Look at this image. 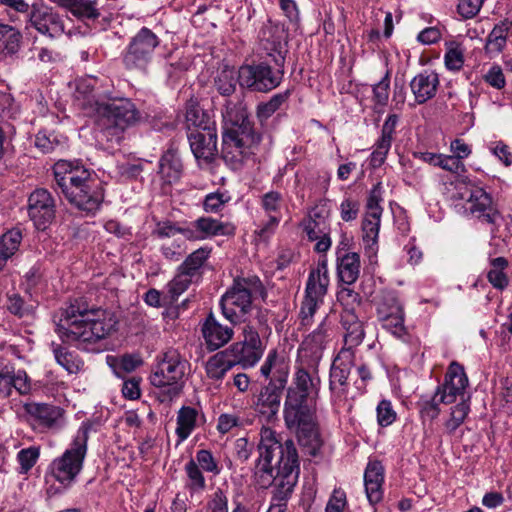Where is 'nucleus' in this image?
Listing matches in <instances>:
<instances>
[{
  "instance_id": "nucleus-1",
  "label": "nucleus",
  "mask_w": 512,
  "mask_h": 512,
  "mask_svg": "<svg viewBox=\"0 0 512 512\" xmlns=\"http://www.w3.org/2000/svg\"><path fill=\"white\" fill-rule=\"evenodd\" d=\"M254 482L261 489H272V504L268 512H287L286 501L291 497L300 473L299 456L292 439H283L269 427H262L257 446Z\"/></svg>"
},
{
  "instance_id": "nucleus-2",
  "label": "nucleus",
  "mask_w": 512,
  "mask_h": 512,
  "mask_svg": "<svg viewBox=\"0 0 512 512\" xmlns=\"http://www.w3.org/2000/svg\"><path fill=\"white\" fill-rule=\"evenodd\" d=\"M115 315L102 308L89 309L75 301L63 309L56 323V333L64 343L88 352L101 350V342L116 328Z\"/></svg>"
},
{
  "instance_id": "nucleus-3",
  "label": "nucleus",
  "mask_w": 512,
  "mask_h": 512,
  "mask_svg": "<svg viewBox=\"0 0 512 512\" xmlns=\"http://www.w3.org/2000/svg\"><path fill=\"white\" fill-rule=\"evenodd\" d=\"M57 187L75 209L95 215L104 201V190L80 161L59 160L53 165Z\"/></svg>"
},
{
  "instance_id": "nucleus-4",
  "label": "nucleus",
  "mask_w": 512,
  "mask_h": 512,
  "mask_svg": "<svg viewBox=\"0 0 512 512\" xmlns=\"http://www.w3.org/2000/svg\"><path fill=\"white\" fill-rule=\"evenodd\" d=\"M222 157L231 164H240L257 147L261 135L255 131L245 105L227 100L222 110Z\"/></svg>"
},
{
  "instance_id": "nucleus-5",
  "label": "nucleus",
  "mask_w": 512,
  "mask_h": 512,
  "mask_svg": "<svg viewBox=\"0 0 512 512\" xmlns=\"http://www.w3.org/2000/svg\"><path fill=\"white\" fill-rule=\"evenodd\" d=\"M104 101H97L95 121L102 138L111 144H119L125 131L141 120V113L128 98L104 95Z\"/></svg>"
},
{
  "instance_id": "nucleus-6",
  "label": "nucleus",
  "mask_w": 512,
  "mask_h": 512,
  "mask_svg": "<svg viewBox=\"0 0 512 512\" xmlns=\"http://www.w3.org/2000/svg\"><path fill=\"white\" fill-rule=\"evenodd\" d=\"M189 370L188 361L175 349L165 351L150 375V383L160 389L157 397L170 402L182 391Z\"/></svg>"
},
{
  "instance_id": "nucleus-7",
  "label": "nucleus",
  "mask_w": 512,
  "mask_h": 512,
  "mask_svg": "<svg viewBox=\"0 0 512 512\" xmlns=\"http://www.w3.org/2000/svg\"><path fill=\"white\" fill-rule=\"evenodd\" d=\"M89 427L82 424L66 450L53 459L47 474L63 488H70L80 475L87 455Z\"/></svg>"
},
{
  "instance_id": "nucleus-8",
  "label": "nucleus",
  "mask_w": 512,
  "mask_h": 512,
  "mask_svg": "<svg viewBox=\"0 0 512 512\" xmlns=\"http://www.w3.org/2000/svg\"><path fill=\"white\" fill-rule=\"evenodd\" d=\"M263 289L257 276L238 277L232 286L222 295L220 307L223 316L232 324L244 321V317L252 309L254 295Z\"/></svg>"
},
{
  "instance_id": "nucleus-9",
  "label": "nucleus",
  "mask_w": 512,
  "mask_h": 512,
  "mask_svg": "<svg viewBox=\"0 0 512 512\" xmlns=\"http://www.w3.org/2000/svg\"><path fill=\"white\" fill-rule=\"evenodd\" d=\"M383 187L376 183L369 192L365 205V213L362 220V240L366 249L375 252L378 247V236L383 213Z\"/></svg>"
},
{
  "instance_id": "nucleus-10",
  "label": "nucleus",
  "mask_w": 512,
  "mask_h": 512,
  "mask_svg": "<svg viewBox=\"0 0 512 512\" xmlns=\"http://www.w3.org/2000/svg\"><path fill=\"white\" fill-rule=\"evenodd\" d=\"M283 68L273 69L265 62L241 66L238 82L252 91L268 92L278 87L283 78Z\"/></svg>"
},
{
  "instance_id": "nucleus-11",
  "label": "nucleus",
  "mask_w": 512,
  "mask_h": 512,
  "mask_svg": "<svg viewBox=\"0 0 512 512\" xmlns=\"http://www.w3.org/2000/svg\"><path fill=\"white\" fill-rule=\"evenodd\" d=\"M160 39L149 28L142 27L131 39L124 55V63L129 69H142L151 61Z\"/></svg>"
},
{
  "instance_id": "nucleus-12",
  "label": "nucleus",
  "mask_w": 512,
  "mask_h": 512,
  "mask_svg": "<svg viewBox=\"0 0 512 512\" xmlns=\"http://www.w3.org/2000/svg\"><path fill=\"white\" fill-rule=\"evenodd\" d=\"M318 365L298 358L292 383L287 388L286 395L313 399L312 395L317 394L321 383Z\"/></svg>"
},
{
  "instance_id": "nucleus-13",
  "label": "nucleus",
  "mask_w": 512,
  "mask_h": 512,
  "mask_svg": "<svg viewBox=\"0 0 512 512\" xmlns=\"http://www.w3.org/2000/svg\"><path fill=\"white\" fill-rule=\"evenodd\" d=\"M27 211L34 226L43 231L55 219V199L47 189L37 188L28 197Z\"/></svg>"
},
{
  "instance_id": "nucleus-14",
  "label": "nucleus",
  "mask_w": 512,
  "mask_h": 512,
  "mask_svg": "<svg viewBox=\"0 0 512 512\" xmlns=\"http://www.w3.org/2000/svg\"><path fill=\"white\" fill-rule=\"evenodd\" d=\"M468 386V377L464 367L458 362L450 363L444 377V382L438 385L435 394L439 397V402L448 405L455 403L458 398H465V389Z\"/></svg>"
},
{
  "instance_id": "nucleus-15",
  "label": "nucleus",
  "mask_w": 512,
  "mask_h": 512,
  "mask_svg": "<svg viewBox=\"0 0 512 512\" xmlns=\"http://www.w3.org/2000/svg\"><path fill=\"white\" fill-rule=\"evenodd\" d=\"M355 364V351L341 349L330 369V390L333 398L342 400L348 392V377Z\"/></svg>"
},
{
  "instance_id": "nucleus-16",
  "label": "nucleus",
  "mask_w": 512,
  "mask_h": 512,
  "mask_svg": "<svg viewBox=\"0 0 512 512\" xmlns=\"http://www.w3.org/2000/svg\"><path fill=\"white\" fill-rule=\"evenodd\" d=\"M284 422L289 430L308 425L315 420L313 399L286 395L283 407Z\"/></svg>"
},
{
  "instance_id": "nucleus-17",
  "label": "nucleus",
  "mask_w": 512,
  "mask_h": 512,
  "mask_svg": "<svg viewBox=\"0 0 512 512\" xmlns=\"http://www.w3.org/2000/svg\"><path fill=\"white\" fill-rule=\"evenodd\" d=\"M283 205V195L278 191H269L260 198V206L268 216V220L259 224L255 230L257 236L262 240H267L276 231L281 219V208Z\"/></svg>"
},
{
  "instance_id": "nucleus-18",
  "label": "nucleus",
  "mask_w": 512,
  "mask_h": 512,
  "mask_svg": "<svg viewBox=\"0 0 512 512\" xmlns=\"http://www.w3.org/2000/svg\"><path fill=\"white\" fill-rule=\"evenodd\" d=\"M468 203V210L483 223L490 225L491 233L498 231L502 216L493 207L492 199L488 193L481 188L472 190L469 194Z\"/></svg>"
},
{
  "instance_id": "nucleus-19",
  "label": "nucleus",
  "mask_w": 512,
  "mask_h": 512,
  "mask_svg": "<svg viewBox=\"0 0 512 512\" xmlns=\"http://www.w3.org/2000/svg\"><path fill=\"white\" fill-rule=\"evenodd\" d=\"M329 330L330 327L325 318L318 327L304 339L298 350V358L319 364L328 342Z\"/></svg>"
},
{
  "instance_id": "nucleus-20",
  "label": "nucleus",
  "mask_w": 512,
  "mask_h": 512,
  "mask_svg": "<svg viewBox=\"0 0 512 512\" xmlns=\"http://www.w3.org/2000/svg\"><path fill=\"white\" fill-rule=\"evenodd\" d=\"M30 22L38 32L51 38L64 32V25L60 16L47 6L32 5Z\"/></svg>"
},
{
  "instance_id": "nucleus-21",
  "label": "nucleus",
  "mask_w": 512,
  "mask_h": 512,
  "mask_svg": "<svg viewBox=\"0 0 512 512\" xmlns=\"http://www.w3.org/2000/svg\"><path fill=\"white\" fill-rule=\"evenodd\" d=\"M282 393L273 386H263L252 403L256 415L263 421L272 422L280 410Z\"/></svg>"
},
{
  "instance_id": "nucleus-22",
  "label": "nucleus",
  "mask_w": 512,
  "mask_h": 512,
  "mask_svg": "<svg viewBox=\"0 0 512 512\" xmlns=\"http://www.w3.org/2000/svg\"><path fill=\"white\" fill-rule=\"evenodd\" d=\"M217 129L212 127L205 132L188 133V141L191 151L197 160H203L210 163L216 156L217 149Z\"/></svg>"
},
{
  "instance_id": "nucleus-23",
  "label": "nucleus",
  "mask_w": 512,
  "mask_h": 512,
  "mask_svg": "<svg viewBox=\"0 0 512 512\" xmlns=\"http://www.w3.org/2000/svg\"><path fill=\"white\" fill-rule=\"evenodd\" d=\"M201 331L209 351L223 347L234 335L232 327L221 324L212 313L203 322Z\"/></svg>"
},
{
  "instance_id": "nucleus-24",
  "label": "nucleus",
  "mask_w": 512,
  "mask_h": 512,
  "mask_svg": "<svg viewBox=\"0 0 512 512\" xmlns=\"http://www.w3.org/2000/svg\"><path fill=\"white\" fill-rule=\"evenodd\" d=\"M440 85L439 75L432 70H424L410 81V88L417 104H424L435 97Z\"/></svg>"
},
{
  "instance_id": "nucleus-25",
  "label": "nucleus",
  "mask_w": 512,
  "mask_h": 512,
  "mask_svg": "<svg viewBox=\"0 0 512 512\" xmlns=\"http://www.w3.org/2000/svg\"><path fill=\"white\" fill-rule=\"evenodd\" d=\"M384 468L379 461H370L364 472V486L367 499L376 505L383 499Z\"/></svg>"
},
{
  "instance_id": "nucleus-26",
  "label": "nucleus",
  "mask_w": 512,
  "mask_h": 512,
  "mask_svg": "<svg viewBox=\"0 0 512 512\" xmlns=\"http://www.w3.org/2000/svg\"><path fill=\"white\" fill-rule=\"evenodd\" d=\"M261 46L266 54L272 58L276 67H284L287 49L281 31L271 27L264 29L262 31Z\"/></svg>"
},
{
  "instance_id": "nucleus-27",
  "label": "nucleus",
  "mask_w": 512,
  "mask_h": 512,
  "mask_svg": "<svg viewBox=\"0 0 512 512\" xmlns=\"http://www.w3.org/2000/svg\"><path fill=\"white\" fill-rule=\"evenodd\" d=\"M337 273L343 283L347 285L355 283L360 274V256L355 252L338 249Z\"/></svg>"
},
{
  "instance_id": "nucleus-28",
  "label": "nucleus",
  "mask_w": 512,
  "mask_h": 512,
  "mask_svg": "<svg viewBox=\"0 0 512 512\" xmlns=\"http://www.w3.org/2000/svg\"><path fill=\"white\" fill-rule=\"evenodd\" d=\"M329 286V276L326 264L319 263L316 269H313L308 276L305 296L307 298L322 301L327 293Z\"/></svg>"
},
{
  "instance_id": "nucleus-29",
  "label": "nucleus",
  "mask_w": 512,
  "mask_h": 512,
  "mask_svg": "<svg viewBox=\"0 0 512 512\" xmlns=\"http://www.w3.org/2000/svg\"><path fill=\"white\" fill-rule=\"evenodd\" d=\"M185 123L188 133L205 132L216 127L215 121L194 101L187 103Z\"/></svg>"
},
{
  "instance_id": "nucleus-30",
  "label": "nucleus",
  "mask_w": 512,
  "mask_h": 512,
  "mask_svg": "<svg viewBox=\"0 0 512 512\" xmlns=\"http://www.w3.org/2000/svg\"><path fill=\"white\" fill-rule=\"evenodd\" d=\"M292 431L296 433L298 442L306 453L313 457L319 454L323 442L315 420Z\"/></svg>"
},
{
  "instance_id": "nucleus-31",
  "label": "nucleus",
  "mask_w": 512,
  "mask_h": 512,
  "mask_svg": "<svg viewBox=\"0 0 512 512\" xmlns=\"http://www.w3.org/2000/svg\"><path fill=\"white\" fill-rule=\"evenodd\" d=\"M512 23L507 19L496 24L486 38L484 50L488 55L500 54L506 47Z\"/></svg>"
},
{
  "instance_id": "nucleus-32",
  "label": "nucleus",
  "mask_w": 512,
  "mask_h": 512,
  "mask_svg": "<svg viewBox=\"0 0 512 512\" xmlns=\"http://www.w3.org/2000/svg\"><path fill=\"white\" fill-rule=\"evenodd\" d=\"M230 351L234 356V362L240 364L243 368L255 366L261 359L264 347L250 346L249 344L236 342L231 345Z\"/></svg>"
},
{
  "instance_id": "nucleus-33",
  "label": "nucleus",
  "mask_w": 512,
  "mask_h": 512,
  "mask_svg": "<svg viewBox=\"0 0 512 512\" xmlns=\"http://www.w3.org/2000/svg\"><path fill=\"white\" fill-rule=\"evenodd\" d=\"M96 78L80 80L76 85L75 98L84 109H90L95 116V106L97 101H104L101 95L96 92Z\"/></svg>"
},
{
  "instance_id": "nucleus-34",
  "label": "nucleus",
  "mask_w": 512,
  "mask_h": 512,
  "mask_svg": "<svg viewBox=\"0 0 512 512\" xmlns=\"http://www.w3.org/2000/svg\"><path fill=\"white\" fill-rule=\"evenodd\" d=\"M182 163L174 149H168L159 161V174L166 183H173L180 179Z\"/></svg>"
},
{
  "instance_id": "nucleus-35",
  "label": "nucleus",
  "mask_w": 512,
  "mask_h": 512,
  "mask_svg": "<svg viewBox=\"0 0 512 512\" xmlns=\"http://www.w3.org/2000/svg\"><path fill=\"white\" fill-rule=\"evenodd\" d=\"M198 411L191 406H182L177 412L175 433L179 442L185 441L195 430Z\"/></svg>"
},
{
  "instance_id": "nucleus-36",
  "label": "nucleus",
  "mask_w": 512,
  "mask_h": 512,
  "mask_svg": "<svg viewBox=\"0 0 512 512\" xmlns=\"http://www.w3.org/2000/svg\"><path fill=\"white\" fill-rule=\"evenodd\" d=\"M235 366V362L228 359L225 352H218L211 356L205 363L207 378L212 381H222L227 372Z\"/></svg>"
},
{
  "instance_id": "nucleus-37",
  "label": "nucleus",
  "mask_w": 512,
  "mask_h": 512,
  "mask_svg": "<svg viewBox=\"0 0 512 512\" xmlns=\"http://www.w3.org/2000/svg\"><path fill=\"white\" fill-rule=\"evenodd\" d=\"M28 412L44 428H56L59 426L61 418L60 409L48 404H33L28 408Z\"/></svg>"
},
{
  "instance_id": "nucleus-38",
  "label": "nucleus",
  "mask_w": 512,
  "mask_h": 512,
  "mask_svg": "<svg viewBox=\"0 0 512 512\" xmlns=\"http://www.w3.org/2000/svg\"><path fill=\"white\" fill-rule=\"evenodd\" d=\"M79 19H97L100 16L91 0H53Z\"/></svg>"
},
{
  "instance_id": "nucleus-39",
  "label": "nucleus",
  "mask_w": 512,
  "mask_h": 512,
  "mask_svg": "<svg viewBox=\"0 0 512 512\" xmlns=\"http://www.w3.org/2000/svg\"><path fill=\"white\" fill-rule=\"evenodd\" d=\"M22 35L18 29L8 24L0 23V54L15 55L21 45Z\"/></svg>"
},
{
  "instance_id": "nucleus-40",
  "label": "nucleus",
  "mask_w": 512,
  "mask_h": 512,
  "mask_svg": "<svg viewBox=\"0 0 512 512\" xmlns=\"http://www.w3.org/2000/svg\"><path fill=\"white\" fill-rule=\"evenodd\" d=\"M52 351L56 362L68 373L76 374L82 370L84 363L76 353L54 343L52 344Z\"/></svg>"
},
{
  "instance_id": "nucleus-41",
  "label": "nucleus",
  "mask_w": 512,
  "mask_h": 512,
  "mask_svg": "<svg viewBox=\"0 0 512 512\" xmlns=\"http://www.w3.org/2000/svg\"><path fill=\"white\" fill-rule=\"evenodd\" d=\"M186 474L185 488L191 496L194 494H200L206 489V479L203 471L199 469L194 459H190L184 466Z\"/></svg>"
},
{
  "instance_id": "nucleus-42",
  "label": "nucleus",
  "mask_w": 512,
  "mask_h": 512,
  "mask_svg": "<svg viewBox=\"0 0 512 512\" xmlns=\"http://www.w3.org/2000/svg\"><path fill=\"white\" fill-rule=\"evenodd\" d=\"M270 332L269 326L262 321L260 318L257 322L250 321L244 323L242 326V337L241 343L249 344L250 346L264 347L260 339V334Z\"/></svg>"
},
{
  "instance_id": "nucleus-43",
  "label": "nucleus",
  "mask_w": 512,
  "mask_h": 512,
  "mask_svg": "<svg viewBox=\"0 0 512 512\" xmlns=\"http://www.w3.org/2000/svg\"><path fill=\"white\" fill-rule=\"evenodd\" d=\"M470 412L469 397L462 399L450 408V417L445 421L444 427L448 434H453L465 421Z\"/></svg>"
},
{
  "instance_id": "nucleus-44",
  "label": "nucleus",
  "mask_w": 512,
  "mask_h": 512,
  "mask_svg": "<svg viewBox=\"0 0 512 512\" xmlns=\"http://www.w3.org/2000/svg\"><path fill=\"white\" fill-rule=\"evenodd\" d=\"M196 227L198 228L201 240L229 233V226L227 224L212 217L196 219Z\"/></svg>"
},
{
  "instance_id": "nucleus-45",
  "label": "nucleus",
  "mask_w": 512,
  "mask_h": 512,
  "mask_svg": "<svg viewBox=\"0 0 512 512\" xmlns=\"http://www.w3.org/2000/svg\"><path fill=\"white\" fill-rule=\"evenodd\" d=\"M507 266L508 261L504 257H496L491 260V268L487 273V278L494 288L503 290L508 286V277L504 272Z\"/></svg>"
},
{
  "instance_id": "nucleus-46",
  "label": "nucleus",
  "mask_w": 512,
  "mask_h": 512,
  "mask_svg": "<svg viewBox=\"0 0 512 512\" xmlns=\"http://www.w3.org/2000/svg\"><path fill=\"white\" fill-rule=\"evenodd\" d=\"M290 91L286 90L273 95L269 101L261 102L257 106L256 115L260 122L269 119L289 98Z\"/></svg>"
},
{
  "instance_id": "nucleus-47",
  "label": "nucleus",
  "mask_w": 512,
  "mask_h": 512,
  "mask_svg": "<svg viewBox=\"0 0 512 512\" xmlns=\"http://www.w3.org/2000/svg\"><path fill=\"white\" fill-rule=\"evenodd\" d=\"M337 300L342 307L341 314L361 313L362 299L359 293L351 288H341L337 293Z\"/></svg>"
},
{
  "instance_id": "nucleus-48",
  "label": "nucleus",
  "mask_w": 512,
  "mask_h": 512,
  "mask_svg": "<svg viewBox=\"0 0 512 512\" xmlns=\"http://www.w3.org/2000/svg\"><path fill=\"white\" fill-rule=\"evenodd\" d=\"M211 253V248L209 247H201L184 260V262L179 266L180 269H183L193 277H195L199 270L202 268L204 263L207 261Z\"/></svg>"
},
{
  "instance_id": "nucleus-49",
  "label": "nucleus",
  "mask_w": 512,
  "mask_h": 512,
  "mask_svg": "<svg viewBox=\"0 0 512 512\" xmlns=\"http://www.w3.org/2000/svg\"><path fill=\"white\" fill-rule=\"evenodd\" d=\"M377 317L380 320L404 311L403 305L394 293H385L377 303Z\"/></svg>"
},
{
  "instance_id": "nucleus-50",
  "label": "nucleus",
  "mask_w": 512,
  "mask_h": 512,
  "mask_svg": "<svg viewBox=\"0 0 512 512\" xmlns=\"http://www.w3.org/2000/svg\"><path fill=\"white\" fill-rule=\"evenodd\" d=\"M444 64L446 69L452 72H459L463 68L464 49L461 44L454 41L446 44Z\"/></svg>"
},
{
  "instance_id": "nucleus-51",
  "label": "nucleus",
  "mask_w": 512,
  "mask_h": 512,
  "mask_svg": "<svg viewBox=\"0 0 512 512\" xmlns=\"http://www.w3.org/2000/svg\"><path fill=\"white\" fill-rule=\"evenodd\" d=\"M236 82V73L233 68L229 67H224L220 70L214 79L216 89L223 96H229L234 93Z\"/></svg>"
},
{
  "instance_id": "nucleus-52",
  "label": "nucleus",
  "mask_w": 512,
  "mask_h": 512,
  "mask_svg": "<svg viewBox=\"0 0 512 512\" xmlns=\"http://www.w3.org/2000/svg\"><path fill=\"white\" fill-rule=\"evenodd\" d=\"M194 463L203 472L217 476L221 473V465L214 457L213 453L208 449H200L196 452Z\"/></svg>"
},
{
  "instance_id": "nucleus-53",
  "label": "nucleus",
  "mask_w": 512,
  "mask_h": 512,
  "mask_svg": "<svg viewBox=\"0 0 512 512\" xmlns=\"http://www.w3.org/2000/svg\"><path fill=\"white\" fill-rule=\"evenodd\" d=\"M22 240L19 230L13 229L0 237V259L7 260L18 250Z\"/></svg>"
},
{
  "instance_id": "nucleus-54",
  "label": "nucleus",
  "mask_w": 512,
  "mask_h": 512,
  "mask_svg": "<svg viewBox=\"0 0 512 512\" xmlns=\"http://www.w3.org/2000/svg\"><path fill=\"white\" fill-rule=\"evenodd\" d=\"M440 404L442 403L439 402V397H436L435 393L430 398L422 397L417 403L421 420L423 422L435 420L441 412Z\"/></svg>"
},
{
  "instance_id": "nucleus-55",
  "label": "nucleus",
  "mask_w": 512,
  "mask_h": 512,
  "mask_svg": "<svg viewBox=\"0 0 512 512\" xmlns=\"http://www.w3.org/2000/svg\"><path fill=\"white\" fill-rule=\"evenodd\" d=\"M405 321V313L402 311L401 313L393 314V316H389L383 320H380L382 323V327L393 334L395 337L406 341L407 331L404 325Z\"/></svg>"
},
{
  "instance_id": "nucleus-56",
  "label": "nucleus",
  "mask_w": 512,
  "mask_h": 512,
  "mask_svg": "<svg viewBox=\"0 0 512 512\" xmlns=\"http://www.w3.org/2000/svg\"><path fill=\"white\" fill-rule=\"evenodd\" d=\"M360 207V201L356 197L345 194L339 206L341 219L345 222L356 220L360 212Z\"/></svg>"
},
{
  "instance_id": "nucleus-57",
  "label": "nucleus",
  "mask_w": 512,
  "mask_h": 512,
  "mask_svg": "<svg viewBox=\"0 0 512 512\" xmlns=\"http://www.w3.org/2000/svg\"><path fill=\"white\" fill-rule=\"evenodd\" d=\"M344 345L341 349L354 350L358 347L365 337L363 321L344 328Z\"/></svg>"
},
{
  "instance_id": "nucleus-58",
  "label": "nucleus",
  "mask_w": 512,
  "mask_h": 512,
  "mask_svg": "<svg viewBox=\"0 0 512 512\" xmlns=\"http://www.w3.org/2000/svg\"><path fill=\"white\" fill-rule=\"evenodd\" d=\"M193 278L194 277L192 275H190L183 269H180L179 267L177 275L168 284V290L171 295V298L175 300L184 291H186L190 284L192 283Z\"/></svg>"
},
{
  "instance_id": "nucleus-59",
  "label": "nucleus",
  "mask_w": 512,
  "mask_h": 512,
  "mask_svg": "<svg viewBox=\"0 0 512 512\" xmlns=\"http://www.w3.org/2000/svg\"><path fill=\"white\" fill-rule=\"evenodd\" d=\"M248 418L242 417L237 414L224 413L218 418L217 430L221 434L230 432L233 428H240L249 425Z\"/></svg>"
},
{
  "instance_id": "nucleus-60",
  "label": "nucleus",
  "mask_w": 512,
  "mask_h": 512,
  "mask_svg": "<svg viewBox=\"0 0 512 512\" xmlns=\"http://www.w3.org/2000/svg\"><path fill=\"white\" fill-rule=\"evenodd\" d=\"M230 201V196L223 192H213L205 196L203 208L208 213L220 212L226 203Z\"/></svg>"
},
{
  "instance_id": "nucleus-61",
  "label": "nucleus",
  "mask_w": 512,
  "mask_h": 512,
  "mask_svg": "<svg viewBox=\"0 0 512 512\" xmlns=\"http://www.w3.org/2000/svg\"><path fill=\"white\" fill-rule=\"evenodd\" d=\"M288 374L289 366L283 359L280 358L267 386H273L275 390L282 393L287 384Z\"/></svg>"
},
{
  "instance_id": "nucleus-62",
  "label": "nucleus",
  "mask_w": 512,
  "mask_h": 512,
  "mask_svg": "<svg viewBox=\"0 0 512 512\" xmlns=\"http://www.w3.org/2000/svg\"><path fill=\"white\" fill-rule=\"evenodd\" d=\"M322 304V301L304 297L299 312V318L302 326L308 327L312 324V319Z\"/></svg>"
},
{
  "instance_id": "nucleus-63",
  "label": "nucleus",
  "mask_w": 512,
  "mask_h": 512,
  "mask_svg": "<svg viewBox=\"0 0 512 512\" xmlns=\"http://www.w3.org/2000/svg\"><path fill=\"white\" fill-rule=\"evenodd\" d=\"M39 454V448L34 446L20 450L17 454V460L20 464V472L27 473L37 462Z\"/></svg>"
},
{
  "instance_id": "nucleus-64",
  "label": "nucleus",
  "mask_w": 512,
  "mask_h": 512,
  "mask_svg": "<svg viewBox=\"0 0 512 512\" xmlns=\"http://www.w3.org/2000/svg\"><path fill=\"white\" fill-rule=\"evenodd\" d=\"M204 512H229L228 498L223 490L217 489L207 501Z\"/></svg>"
}]
</instances>
